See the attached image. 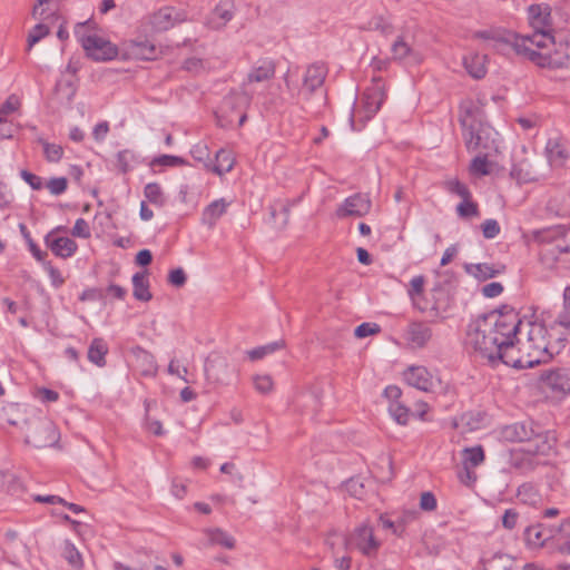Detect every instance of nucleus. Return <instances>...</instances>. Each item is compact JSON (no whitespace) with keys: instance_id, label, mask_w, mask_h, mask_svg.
Instances as JSON below:
<instances>
[{"instance_id":"473e14b6","label":"nucleus","mask_w":570,"mask_h":570,"mask_svg":"<svg viewBox=\"0 0 570 570\" xmlns=\"http://www.w3.org/2000/svg\"><path fill=\"white\" fill-rule=\"evenodd\" d=\"M464 269L468 274L472 275L479 281L492 278L501 272L500 269H495L492 265L487 263L465 264Z\"/></svg>"},{"instance_id":"ddd939ff","label":"nucleus","mask_w":570,"mask_h":570,"mask_svg":"<svg viewBox=\"0 0 570 570\" xmlns=\"http://www.w3.org/2000/svg\"><path fill=\"white\" fill-rule=\"evenodd\" d=\"M386 99L385 85L381 77H373L372 86L363 94V107L367 118L373 117Z\"/></svg>"},{"instance_id":"3c124183","label":"nucleus","mask_w":570,"mask_h":570,"mask_svg":"<svg viewBox=\"0 0 570 570\" xmlns=\"http://www.w3.org/2000/svg\"><path fill=\"white\" fill-rule=\"evenodd\" d=\"M381 332V327L376 323H362L358 325L355 331L354 335L357 338H364L367 336L376 335Z\"/></svg>"},{"instance_id":"2eb2a0df","label":"nucleus","mask_w":570,"mask_h":570,"mask_svg":"<svg viewBox=\"0 0 570 570\" xmlns=\"http://www.w3.org/2000/svg\"><path fill=\"white\" fill-rule=\"evenodd\" d=\"M542 383L558 395L570 394V368L561 367L541 374Z\"/></svg>"},{"instance_id":"9d476101","label":"nucleus","mask_w":570,"mask_h":570,"mask_svg":"<svg viewBox=\"0 0 570 570\" xmlns=\"http://www.w3.org/2000/svg\"><path fill=\"white\" fill-rule=\"evenodd\" d=\"M404 380L413 387L424 391L434 392L441 386V380L434 376L426 367L420 365L410 366L404 371Z\"/></svg>"},{"instance_id":"338daca9","label":"nucleus","mask_w":570,"mask_h":570,"mask_svg":"<svg viewBox=\"0 0 570 570\" xmlns=\"http://www.w3.org/2000/svg\"><path fill=\"white\" fill-rule=\"evenodd\" d=\"M502 292L503 286L498 282L489 283L482 287V294L490 298L499 296Z\"/></svg>"},{"instance_id":"a19ab883","label":"nucleus","mask_w":570,"mask_h":570,"mask_svg":"<svg viewBox=\"0 0 570 570\" xmlns=\"http://www.w3.org/2000/svg\"><path fill=\"white\" fill-rule=\"evenodd\" d=\"M62 554L70 566L75 569H81L83 566L82 558L77 548L69 541L65 542Z\"/></svg>"},{"instance_id":"f257e3e1","label":"nucleus","mask_w":570,"mask_h":570,"mask_svg":"<svg viewBox=\"0 0 570 570\" xmlns=\"http://www.w3.org/2000/svg\"><path fill=\"white\" fill-rule=\"evenodd\" d=\"M522 333V321L513 308L492 311L469 324L466 345L480 357L507 365V353L512 351L513 338Z\"/></svg>"},{"instance_id":"79ce46f5","label":"nucleus","mask_w":570,"mask_h":570,"mask_svg":"<svg viewBox=\"0 0 570 570\" xmlns=\"http://www.w3.org/2000/svg\"><path fill=\"white\" fill-rule=\"evenodd\" d=\"M389 412L399 424H407L411 413L410 410L401 402L390 403Z\"/></svg>"},{"instance_id":"09e8293b","label":"nucleus","mask_w":570,"mask_h":570,"mask_svg":"<svg viewBox=\"0 0 570 570\" xmlns=\"http://www.w3.org/2000/svg\"><path fill=\"white\" fill-rule=\"evenodd\" d=\"M282 346H283V343L276 342V343H272V344H267L264 346L253 348V350L248 351L247 354L252 361H256V360L263 358L265 355H267L269 353H273L274 351L281 348Z\"/></svg>"},{"instance_id":"13d9d810","label":"nucleus","mask_w":570,"mask_h":570,"mask_svg":"<svg viewBox=\"0 0 570 570\" xmlns=\"http://www.w3.org/2000/svg\"><path fill=\"white\" fill-rule=\"evenodd\" d=\"M21 178L33 189L40 190L43 187L42 178L28 170L20 171Z\"/></svg>"},{"instance_id":"c85d7f7f","label":"nucleus","mask_w":570,"mask_h":570,"mask_svg":"<svg viewBox=\"0 0 570 570\" xmlns=\"http://www.w3.org/2000/svg\"><path fill=\"white\" fill-rule=\"evenodd\" d=\"M374 476L382 483L390 482L394 476L393 461L389 455H381L374 466Z\"/></svg>"},{"instance_id":"4d7b16f0","label":"nucleus","mask_w":570,"mask_h":570,"mask_svg":"<svg viewBox=\"0 0 570 570\" xmlns=\"http://www.w3.org/2000/svg\"><path fill=\"white\" fill-rule=\"evenodd\" d=\"M20 406L18 404H10L3 409V420L11 425H19Z\"/></svg>"},{"instance_id":"de8ad7c7","label":"nucleus","mask_w":570,"mask_h":570,"mask_svg":"<svg viewBox=\"0 0 570 570\" xmlns=\"http://www.w3.org/2000/svg\"><path fill=\"white\" fill-rule=\"evenodd\" d=\"M444 186L450 193L456 194L461 198H471V193L468 187L456 178L445 180Z\"/></svg>"},{"instance_id":"0e129e2a","label":"nucleus","mask_w":570,"mask_h":570,"mask_svg":"<svg viewBox=\"0 0 570 570\" xmlns=\"http://www.w3.org/2000/svg\"><path fill=\"white\" fill-rule=\"evenodd\" d=\"M458 476L461 483L466 487H472L476 481V473L472 470V468L464 465L462 471L459 472Z\"/></svg>"},{"instance_id":"a211bd4d","label":"nucleus","mask_w":570,"mask_h":570,"mask_svg":"<svg viewBox=\"0 0 570 570\" xmlns=\"http://www.w3.org/2000/svg\"><path fill=\"white\" fill-rule=\"evenodd\" d=\"M233 3L219 2L206 19V24L214 30L224 28L234 17Z\"/></svg>"},{"instance_id":"052dcab7","label":"nucleus","mask_w":570,"mask_h":570,"mask_svg":"<svg viewBox=\"0 0 570 570\" xmlns=\"http://www.w3.org/2000/svg\"><path fill=\"white\" fill-rule=\"evenodd\" d=\"M187 281L186 274L181 267L175 268L169 272L168 282L176 287H181Z\"/></svg>"},{"instance_id":"7c9ffc66","label":"nucleus","mask_w":570,"mask_h":570,"mask_svg":"<svg viewBox=\"0 0 570 570\" xmlns=\"http://www.w3.org/2000/svg\"><path fill=\"white\" fill-rule=\"evenodd\" d=\"M108 353V346L104 338L96 337L92 340L88 348V360L98 365L104 366L106 364V354Z\"/></svg>"},{"instance_id":"c756f323","label":"nucleus","mask_w":570,"mask_h":570,"mask_svg":"<svg viewBox=\"0 0 570 570\" xmlns=\"http://www.w3.org/2000/svg\"><path fill=\"white\" fill-rule=\"evenodd\" d=\"M132 285H134V297L141 302H148L151 299L153 295L149 292V282L147 278V273H136L132 276Z\"/></svg>"},{"instance_id":"9b49d317","label":"nucleus","mask_w":570,"mask_h":570,"mask_svg":"<svg viewBox=\"0 0 570 570\" xmlns=\"http://www.w3.org/2000/svg\"><path fill=\"white\" fill-rule=\"evenodd\" d=\"M553 53L535 55L539 67L563 68L570 63V36L562 37L554 43Z\"/></svg>"},{"instance_id":"5701e85b","label":"nucleus","mask_w":570,"mask_h":570,"mask_svg":"<svg viewBox=\"0 0 570 570\" xmlns=\"http://www.w3.org/2000/svg\"><path fill=\"white\" fill-rule=\"evenodd\" d=\"M529 21L533 30H551V17L547 7L532 4L529 8Z\"/></svg>"},{"instance_id":"8fccbe9b","label":"nucleus","mask_w":570,"mask_h":570,"mask_svg":"<svg viewBox=\"0 0 570 570\" xmlns=\"http://www.w3.org/2000/svg\"><path fill=\"white\" fill-rule=\"evenodd\" d=\"M254 386L257 392L266 394L273 390V380L267 374H258L254 376Z\"/></svg>"},{"instance_id":"1a4fd4ad","label":"nucleus","mask_w":570,"mask_h":570,"mask_svg":"<svg viewBox=\"0 0 570 570\" xmlns=\"http://www.w3.org/2000/svg\"><path fill=\"white\" fill-rule=\"evenodd\" d=\"M326 68L323 65H311L304 75L303 86L297 92L298 100L309 104L312 97L317 96L321 102H325L326 95L323 83L326 78Z\"/></svg>"},{"instance_id":"774afa93","label":"nucleus","mask_w":570,"mask_h":570,"mask_svg":"<svg viewBox=\"0 0 570 570\" xmlns=\"http://www.w3.org/2000/svg\"><path fill=\"white\" fill-rule=\"evenodd\" d=\"M517 520H518V513L512 509H508V510H505V512L502 517V524L505 529L512 530L517 525Z\"/></svg>"},{"instance_id":"603ef678","label":"nucleus","mask_w":570,"mask_h":570,"mask_svg":"<svg viewBox=\"0 0 570 570\" xmlns=\"http://www.w3.org/2000/svg\"><path fill=\"white\" fill-rule=\"evenodd\" d=\"M43 153H45L46 159L48 161L57 163L61 159L63 149L59 145L45 142L43 144Z\"/></svg>"},{"instance_id":"680f3d73","label":"nucleus","mask_w":570,"mask_h":570,"mask_svg":"<svg viewBox=\"0 0 570 570\" xmlns=\"http://www.w3.org/2000/svg\"><path fill=\"white\" fill-rule=\"evenodd\" d=\"M436 499L432 492H423L420 498V508L424 511H434L436 509Z\"/></svg>"},{"instance_id":"37998d69","label":"nucleus","mask_w":570,"mask_h":570,"mask_svg":"<svg viewBox=\"0 0 570 570\" xmlns=\"http://www.w3.org/2000/svg\"><path fill=\"white\" fill-rule=\"evenodd\" d=\"M556 325L570 330V286L563 293V311L556 320Z\"/></svg>"},{"instance_id":"e433bc0d","label":"nucleus","mask_w":570,"mask_h":570,"mask_svg":"<svg viewBox=\"0 0 570 570\" xmlns=\"http://www.w3.org/2000/svg\"><path fill=\"white\" fill-rule=\"evenodd\" d=\"M548 539L549 535H547L544 529L540 524L529 527L525 530V541L528 546L532 548L543 547Z\"/></svg>"},{"instance_id":"f3484780","label":"nucleus","mask_w":570,"mask_h":570,"mask_svg":"<svg viewBox=\"0 0 570 570\" xmlns=\"http://www.w3.org/2000/svg\"><path fill=\"white\" fill-rule=\"evenodd\" d=\"M510 175L519 184L535 181L539 177L533 160L528 157L517 159L512 166Z\"/></svg>"},{"instance_id":"6e6552de","label":"nucleus","mask_w":570,"mask_h":570,"mask_svg":"<svg viewBox=\"0 0 570 570\" xmlns=\"http://www.w3.org/2000/svg\"><path fill=\"white\" fill-rule=\"evenodd\" d=\"M22 422L28 424V433L26 434L28 444L41 449L52 446L59 441V432L50 420L38 417L30 423L26 420H22Z\"/></svg>"},{"instance_id":"423d86ee","label":"nucleus","mask_w":570,"mask_h":570,"mask_svg":"<svg viewBox=\"0 0 570 570\" xmlns=\"http://www.w3.org/2000/svg\"><path fill=\"white\" fill-rule=\"evenodd\" d=\"M347 550H356L365 557L372 558L379 553L381 540L374 534V527L368 520L356 525L345 538Z\"/></svg>"},{"instance_id":"b1692460","label":"nucleus","mask_w":570,"mask_h":570,"mask_svg":"<svg viewBox=\"0 0 570 570\" xmlns=\"http://www.w3.org/2000/svg\"><path fill=\"white\" fill-rule=\"evenodd\" d=\"M235 158L232 153L226 149H219L215 155V163L213 165L205 164V167L215 174L222 176L233 169Z\"/></svg>"},{"instance_id":"72a5a7b5","label":"nucleus","mask_w":570,"mask_h":570,"mask_svg":"<svg viewBox=\"0 0 570 570\" xmlns=\"http://www.w3.org/2000/svg\"><path fill=\"white\" fill-rule=\"evenodd\" d=\"M546 150L549 161L556 166L563 165L568 157L564 147L557 139H549Z\"/></svg>"},{"instance_id":"4be33fe9","label":"nucleus","mask_w":570,"mask_h":570,"mask_svg":"<svg viewBox=\"0 0 570 570\" xmlns=\"http://www.w3.org/2000/svg\"><path fill=\"white\" fill-rule=\"evenodd\" d=\"M391 51L394 60L410 59L413 63H420L423 57L420 52L415 51L406 41L403 36H399L392 43Z\"/></svg>"},{"instance_id":"49530a36","label":"nucleus","mask_w":570,"mask_h":570,"mask_svg":"<svg viewBox=\"0 0 570 570\" xmlns=\"http://www.w3.org/2000/svg\"><path fill=\"white\" fill-rule=\"evenodd\" d=\"M49 27L43 23L36 24L28 35V50H30L37 42L49 35Z\"/></svg>"},{"instance_id":"0eeeda50","label":"nucleus","mask_w":570,"mask_h":570,"mask_svg":"<svg viewBox=\"0 0 570 570\" xmlns=\"http://www.w3.org/2000/svg\"><path fill=\"white\" fill-rule=\"evenodd\" d=\"M204 372L207 384L214 387L228 385L237 374L236 368L219 353H210L206 357Z\"/></svg>"},{"instance_id":"f704fd0d","label":"nucleus","mask_w":570,"mask_h":570,"mask_svg":"<svg viewBox=\"0 0 570 570\" xmlns=\"http://www.w3.org/2000/svg\"><path fill=\"white\" fill-rule=\"evenodd\" d=\"M205 534L207 535L210 544L222 546L226 549H233L235 547L234 538L219 528L206 529Z\"/></svg>"},{"instance_id":"5fc2aeb1","label":"nucleus","mask_w":570,"mask_h":570,"mask_svg":"<svg viewBox=\"0 0 570 570\" xmlns=\"http://www.w3.org/2000/svg\"><path fill=\"white\" fill-rule=\"evenodd\" d=\"M68 187V179L66 177H56L51 178L47 183V188L52 195H61L67 190Z\"/></svg>"},{"instance_id":"69168bd1","label":"nucleus","mask_w":570,"mask_h":570,"mask_svg":"<svg viewBox=\"0 0 570 570\" xmlns=\"http://www.w3.org/2000/svg\"><path fill=\"white\" fill-rule=\"evenodd\" d=\"M131 154L128 150H121L117 154V167L120 173L126 174L130 169Z\"/></svg>"},{"instance_id":"f03ea898","label":"nucleus","mask_w":570,"mask_h":570,"mask_svg":"<svg viewBox=\"0 0 570 570\" xmlns=\"http://www.w3.org/2000/svg\"><path fill=\"white\" fill-rule=\"evenodd\" d=\"M548 330L542 323L523 322L522 333H517L512 351L508 352L507 365L515 368H530L547 363L563 346L564 337L558 335L554 341L548 340Z\"/></svg>"},{"instance_id":"393cba45","label":"nucleus","mask_w":570,"mask_h":570,"mask_svg":"<svg viewBox=\"0 0 570 570\" xmlns=\"http://www.w3.org/2000/svg\"><path fill=\"white\" fill-rule=\"evenodd\" d=\"M229 204L224 198L210 203L203 212V223L210 228L214 227L217 219L226 213Z\"/></svg>"},{"instance_id":"cd10ccee","label":"nucleus","mask_w":570,"mask_h":570,"mask_svg":"<svg viewBox=\"0 0 570 570\" xmlns=\"http://www.w3.org/2000/svg\"><path fill=\"white\" fill-rule=\"evenodd\" d=\"M249 101L250 97L244 91L230 92L223 99L219 110L225 114L229 110L242 109L246 107Z\"/></svg>"},{"instance_id":"2f4dec72","label":"nucleus","mask_w":570,"mask_h":570,"mask_svg":"<svg viewBox=\"0 0 570 570\" xmlns=\"http://www.w3.org/2000/svg\"><path fill=\"white\" fill-rule=\"evenodd\" d=\"M130 51L135 58L141 60H151L157 56V49L155 45L148 40L132 41Z\"/></svg>"},{"instance_id":"20e7f679","label":"nucleus","mask_w":570,"mask_h":570,"mask_svg":"<svg viewBox=\"0 0 570 570\" xmlns=\"http://www.w3.org/2000/svg\"><path fill=\"white\" fill-rule=\"evenodd\" d=\"M503 40L511 45L518 55L527 57L535 65H538V60L534 59V56L549 55L550 52H542L540 50L548 49L549 46L556 43L554 37L551 35V30H533V33L530 36L508 33Z\"/></svg>"},{"instance_id":"39448f33","label":"nucleus","mask_w":570,"mask_h":570,"mask_svg":"<svg viewBox=\"0 0 570 570\" xmlns=\"http://www.w3.org/2000/svg\"><path fill=\"white\" fill-rule=\"evenodd\" d=\"M460 122L464 129L463 136L468 149H497L495 140L492 138L495 132L490 126L479 121L472 110H464L460 117Z\"/></svg>"},{"instance_id":"c9c22d12","label":"nucleus","mask_w":570,"mask_h":570,"mask_svg":"<svg viewBox=\"0 0 570 570\" xmlns=\"http://www.w3.org/2000/svg\"><path fill=\"white\" fill-rule=\"evenodd\" d=\"M463 465L475 468L483 463L485 455L481 445L465 448L462 451Z\"/></svg>"},{"instance_id":"bf43d9fd","label":"nucleus","mask_w":570,"mask_h":570,"mask_svg":"<svg viewBox=\"0 0 570 570\" xmlns=\"http://www.w3.org/2000/svg\"><path fill=\"white\" fill-rule=\"evenodd\" d=\"M71 234L76 237L89 238L90 228L83 218H78L72 227Z\"/></svg>"},{"instance_id":"412c9836","label":"nucleus","mask_w":570,"mask_h":570,"mask_svg":"<svg viewBox=\"0 0 570 570\" xmlns=\"http://www.w3.org/2000/svg\"><path fill=\"white\" fill-rule=\"evenodd\" d=\"M45 242L55 255L63 258L71 256L77 249V244L75 240L69 237L55 238L53 232L46 236Z\"/></svg>"},{"instance_id":"ea45409f","label":"nucleus","mask_w":570,"mask_h":570,"mask_svg":"<svg viewBox=\"0 0 570 570\" xmlns=\"http://www.w3.org/2000/svg\"><path fill=\"white\" fill-rule=\"evenodd\" d=\"M570 254V244L563 242L562 244H557L551 248H547L541 253V259L543 263H548L549 261H559L562 255Z\"/></svg>"},{"instance_id":"aec40b11","label":"nucleus","mask_w":570,"mask_h":570,"mask_svg":"<svg viewBox=\"0 0 570 570\" xmlns=\"http://www.w3.org/2000/svg\"><path fill=\"white\" fill-rule=\"evenodd\" d=\"M131 353L135 357V365L142 376L154 377L157 374L158 366L151 353L139 346L132 348Z\"/></svg>"},{"instance_id":"4468645a","label":"nucleus","mask_w":570,"mask_h":570,"mask_svg":"<svg viewBox=\"0 0 570 570\" xmlns=\"http://www.w3.org/2000/svg\"><path fill=\"white\" fill-rule=\"evenodd\" d=\"M82 47L87 55L95 60H110L117 55L116 47L96 35L85 37L82 39Z\"/></svg>"},{"instance_id":"e2e57ef3","label":"nucleus","mask_w":570,"mask_h":570,"mask_svg":"<svg viewBox=\"0 0 570 570\" xmlns=\"http://www.w3.org/2000/svg\"><path fill=\"white\" fill-rule=\"evenodd\" d=\"M367 29L379 30L383 35H389L392 31V26L387 23L382 17H376L368 22Z\"/></svg>"},{"instance_id":"c03bdc74","label":"nucleus","mask_w":570,"mask_h":570,"mask_svg":"<svg viewBox=\"0 0 570 570\" xmlns=\"http://www.w3.org/2000/svg\"><path fill=\"white\" fill-rule=\"evenodd\" d=\"M456 213L463 218L474 217L479 215V207L471 198H462V202L456 206Z\"/></svg>"},{"instance_id":"dca6fc26","label":"nucleus","mask_w":570,"mask_h":570,"mask_svg":"<svg viewBox=\"0 0 570 570\" xmlns=\"http://www.w3.org/2000/svg\"><path fill=\"white\" fill-rule=\"evenodd\" d=\"M432 338L431 327L422 322L411 323L405 332V340L411 348H422Z\"/></svg>"},{"instance_id":"a18cd8bd","label":"nucleus","mask_w":570,"mask_h":570,"mask_svg":"<svg viewBox=\"0 0 570 570\" xmlns=\"http://www.w3.org/2000/svg\"><path fill=\"white\" fill-rule=\"evenodd\" d=\"M470 173L478 176H487L490 174V164L487 156H476L470 164Z\"/></svg>"},{"instance_id":"58836bf2","label":"nucleus","mask_w":570,"mask_h":570,"mask_svg":"<svg viewBox=\"0 0 570 570\" xmlns=\"http://www.w3.org/2000/svg\"><path fill=\"white\" fill-rule=\"evenodd\" d=\"M144 195L149 203L156 206H163L165 204V196L163 189L157 183H149L145 186Z\"/></svg>"},{"instance_id":"4c0bfd02","label":"nucleus","mask_w":570,"mask_h":570,"mask_svg":"<svg viewBox=\"0 0 570 570\" xmlns=\"http://www.w3.org/2000/svg\"><path fill=\"white\" fill-rule=\"evenodd\" d=\"M530 454L522 452H514L511 454V466L520 472H529L534 469V462Z\"/></svg>"},{"instance_id":"7ed1b4c3","label":"nucleus","mask_w":570,"mask_h":570,"mask_svg":"<svg viewBox=\"0 0 570 570\" xmlns=\"http://www.w3.org/2000/svg\"><path fill=\"white\" fill-rule=\"evenodd\" d=\"M501 436L509 442H525V453L549 454L552 450L554 440L549 432L543 431L539 425L529 422H517L502 428Z\"/></svg>"},{"instance_id":"6e6d98bb","label":"nucleus","mask_w":570,"mask_h":570,"mask_svg":"<svg viewBox=\"0 0 570 570\" xmlns=\"http://www.w3.org/2000/svg\"><path fill=\"white\" fill-rule=\"evenodd\" d=\"M482 234L485 238L491 239L500 234V225L495 219H487L481 225Z\"/></svg>"},{"instance_id":"f8f14e48","label":"nucleus","mask_w":570,"mask_h":570,"mask_svg":"<svg viewBox=\"0 0 570 570\" xmlns=\"http://www.w3.org/2000/svg\"><path fill=\"white\" fill-rule=\"evenodd\" d=\"M372 202L366 194H354L347 197L336 209L338 218L363 217L371 210Z\"/></svg>"},{"instance_id":"6ab92c4d","label":"nucleus","mask_w":570,"mask_h":570,"mask_svg":"<svg viewBox=\"0 0 570 570\" xmlns=\"http://www.w3.org/2000/svg\"><path fill=\"white\" fill-rule=\"evenodd\" d=\"M180 21L178 13L171 7H165L155 12L149 20L154 31L161 32L173 28Z\"/></svg>"},{"instance_id":"a878e982","label":"nucleus","mask_w":570,"mask_h":570,"mask_svg":"<svg viewBox=\"0 0 570 570\" xmlns=\"http://www.w3.org/2000/svg\"><path fill=\"white\" fill-rule=\"evenodd\" d=\"M274 75L275 63L272 60H263L248 72L247 82H263L272 79Z\"/></svg>"},{"instance_id":"bb28decb","label":"nucleus","mask_w":570,"mask_h":570,"mask_svg":"<svg viewBox=\"0 0 570 570\" xmlns=\"http://www.w3.org/2000/svg\"><path fill=\"white\" fill-rule=\"evenodd\" d=\"M487 56L473 53L463 58V65L468 73L474 79H481L485 76Z\"/></svg>"},{"instance_id":"864d4df0","label":"nucleus","mask_w":570,"mask_h":570,"mask_svg":"<svg viewBox=\"0 0 570 570\" xmlns=\"http://www.w3.org/2000/svg\"><path fill=\"white\" fill-rule=\"evenodd\" d=\"M185 164V160L177 156L171 155H161L159 157H156L151 161V166H168V167H176L181 166Z\"/></svg>"}]
</instances>
